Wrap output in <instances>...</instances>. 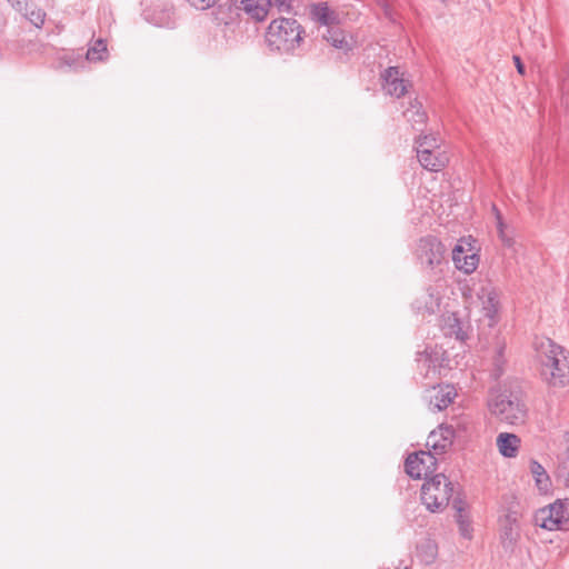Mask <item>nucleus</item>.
<instances>
[{"label":"nucleus","instance_id":"nucleus-31","mask_svg":"<svg viewBox=\"0 0 569 569\" xmlns=\"http://www.w3.org/2000/svg\"><path fill=\"white\" fill-rule=\"evenodd\" d=\"M192 7L199 10L212 8L219 0H187Z\"/></svg>","mask_w":569,"mask_h":569},{"label":"nucleus","instance_id":"nucleus-17","mask_svg":"<svg viewBox=\"0 0 569 569\" xmlns=\"http://www.w3.org/2000/svg\"><path fill=\"white\" fill-rule=\"evenodd\" d=\"M456 396L457 392L452 386H439L435 395L431 396L429 405L432 410L441 411L452 403Z\"/></svg>","mask_w":569,"mask_h":569},{"label":"nucleus","instance_id":"nucleus-19","mask_svg":"<svg viewBox=\"0 0 569 569\" xmlns=\"http://www.w3.org/2000/svg\"><path fill=\"white\" fill-rule=\"evenodd\" d=\"M312 17L316 21L328 28L335 27L339 22L338 13L332 10L327 2L315 4L311 9Z\"/></svg>","mask_w":569,"mask_h":569},{"label":"nucleus","instance_id":"nucleus-9","mask_svg":"<svg viewBox=\"0 0 569 569\" xmlns=\"http://www.w3.org/2000/svg\"><path fill=\"white\" fill-rule=\"evenodd\" d=\"M456 437L453 426L441 425L437 430H433L428 436L427 446L431 448L435 455L445 453L453 445Z\"/></svg>","mask_w":569,"mask_h":569},{"label":"nucleus","instance_id":"nucleus-11","mask_svg":"<svg viewBox=\"0 0 569 569\" xmlns=\"http://www.w3.org/2000/svg\"><path fill=\"white\" fill-rule=\"evenodd\" d=\"M452 261L455 267L466 274L472 273L479 264V256L471 249L466 250L461 242L452 249Z\"/></svg>","mask_w":569,"mask_h":569},{"label":"nucleus","instance_id":"nucleus-25","mask_svg":"<svg viewBox=\"0 0 569 569\" xmlns=\"http://www.w3.org/2000/svg\"><path fill=\"white\" fill-rule=\"evenodd\" d=\"M416 149H429L431 152H442L439 139L435 134L419 136L416 140Z\"/></svg>","mask_w":569,"mask_h":569},{"label":"nucleus","instance_id":"nucleus-1","mask_svg":"<svg viewBox=\"0 0 569 569\" xmlns=\"http://www.w3.org/2000/svg\"><path fill=\"white\" fill-rule=\"evenodd\" d=\"M541 377L552 387L569 385V360L565 349L551 339L542 340L537 347Z\"/></svg>","mask_w":569,"mask_h":569},{"label":"nucleus","instance_id":"nucleus-18","mask_svg":"<svg viewBox=\"0 0 569 569\" xmlns=\"http://www.w3.org/2000/svg\"><path fill=\"white\" fill-rule=\"evenodd\" d=\"M403 117L411 123L413 130H422L427 122V113L418 99L410 101L409 107L403 111Z\"/></svg>","mask_w":569,"mask_h":569},{"label":"nucleus","instance_id":"nucleus-30","mask_svg":"<svg viewBox=\"0 0 569 569\" xmlns=\"http://www.w3.org/2000/svg\"><path fill=\"white\" fill-rule=\"evenodd\" d=\"M440 298L432 292H428L425 301V309L428 313L432 315L439 310Z\"/></svg>","mask_w":569,"mask_h":569},{"label":"nucleus","instance_id":"nucleus-14","mask_svg":"<svg viewBox=\"0 0 569 569\" xmlns=\"http://www.w3.org/2000/svg\"><path fill=\"white\" fill-rule=\"evenodd\" d=\"M452 508L456 510V521L459 526V531L465 538H471V523L467 512V502L462 495H457L452 500Z\"/></svg>","mask_w":569,"mask_h":569},{"label":"nucleus","instance_id":"nucleus-15","mask_svg":"<svg viewBox=\"0 0 569 569\" xmlns=\"http://www.w3.org/2000/svg\"><path fill=\"white\" fill-rule=\"evenodd\" d=\"M418 368L422 373L423 385L426 387L435 388L433 383L439 379L440 368L437 365V360L428 355H420L417 359Z\"/></svg>","mask_w":569,"mask_h":569},{"label":"nucleus","instance_id":"nucleus-21","mask_svg":"<svg viewBox=\"0 0 569 569\" xmlns=\"http://www.w3.org/2000/svg\"><path fill=\"white\" fill-rule=\"evenodd\" d=\"M445 333L455 337L457 340L465 342L468 339V332L463 328V323L456 313H450L445 318Z\"/></svg>","mask_w":569,"mask_h":569},{"label":"nucleus","instance_id":"nucleus-34","mask_svg":"<svg viewBox=\"0 0 569 569\" xmlns=\"http://www.w3.org/2000/svg\"><path fill=\"white\" fill-rule=\"evenodd\" d=\"M513 61H515V64H516V68H517V71L523 76L525 74V66L520 59V57L518 56H513Z\"/></svg>","mask_w":569,"mask_h":569},{"label":"nucleus","instance_id":"nucleus-32","mask_svg":"<svg viewBox=\"0 0 569 569\" xmlns=\"http://www.w3.org/2000/svg\"><path fill=\"white\" fill-rule=\"evenodd\" d=\"M8 2L19 12L27 10L28 0H8Z\"/></svg>","mask_w":569,"mask_h":569},{"label":"nucleus","instance_id":"nucleus-27","mask_svg":"<svg viewBox=\"0 0 569 569\" xmlns=\"http://www.w3.org/2000/svg\"><path fill=\"white\" fill-rule=\"evenodd\" d=\"M107 54V43L102 39H98L92 47L87 51V59L89 61H101Z\"/></svg>","mask_w":569,"mask_h":569},{"label":"nucleus","instance_id":"nucleus-23","mask_svg":"<svg viewBox=\"0 0 569 569\" xmlns=\"http://www.w3.org/2000/svg\"><path fill=\"white\" fill-rule=\"evenodd\" d=\"M323 38L327 40V42L337 49L345 51L351 50V47L346 39L345 32L340 28H328L327 32L323 34Z\"/></svg>","mask_w":569,"mask_h":569},{"label":"nucleus","instance_id":"nucleus-29","mask_svg":"<svg viewBox=\"0 0 569 569\" xmlns=\"http://www.w3.org/2000/svg\"><path fill=\"white\" fill-rule=\"evenodd\" d=\"M295 0H267V4L276 8L279 12L290 13L293 9Z\"/></svg>","mask_w":569,"mask_h":569},{"label":"nucleus","instance_id":"nucleus-7","mask_svg":"<svg viewBox=\"0 0 569 569\" xmlns=\"http://www.w3.org/2000/svg\"><path fill=\"white\" fill-rule=\"evenodd\" d=\"M446 248L436 237H425L419 240L417 256L422 264L433 269L445 259Z\"/></svg>","mask_w":569,"mask_h":569},{"label":"nucleus","instance_id":"nucleus-20","mask_svg":"<svg viewBox=\"0 0 569 569\" xmlns=\"http://www.w3.org/2000/svg\"><path fill=\"white\" fill-rule=\"evenodd\" d=\"M520 439L513 433L502 432L497 437L499 452L507 458L516 457L519 450Z\"/></svg>","mask_w":569,"mask_h":569},{"label":"nucleus","instance_id":"nucleus-13","mask_svg":"<svg viewBox=\"0 0 569 569\" xmlns=\"http://www.w3.org/2000/svg\"><path fill=\"white\" fill-rule=\"evenodd\" d=\"M477 296L482 301L486 316L493 319L500 306L498 290L491 283H487L480 288Z\"/></svg>","mask_w":569,"mask_h":569},{"label":"nucleus","instance_id":"nucleus-26","mask_svg":"<svg viewBox=\"0 0 569 569\" xmlns=\"http://www.w3.org/2000/svg\"><path fill=\"white\" fill-rule=\"evenodd\" d=\"M22 13L34 27L42 28L47 16L42 9L27 6V10H23Z\"/></svg>","mask_w":569,"mask_h":569},{"label":"nucleus","instance_id":"nucleus-6","mask_svg":"<svg viewBox=\"0 0 569 569\" xmlns=\"http://www.w3.org/2000/svg\"><path fill=\"white\" fill-rule=\"evenodd\" d=\"M405 470L413 479L432 477L437 470V458L431 451L410 453L405 461Z\"/></svg>","mask_w":569,"mask_h":569},{"label":"nucleus","instance_id":"nucleus-8","mask_svg":"<svg viewBox=\"0 0 569 569\" xmlns=\"http://www.w3.org/2000/svg\"><path fill=\"white\" fill-rule=\"evenodd\" d=\"M521 513L513 508H509L507 512L500 517V538L505 547L513 546L519 538V519Z\"/></svg>","mask_w":569,"mask_h":569},{"label":"nucleus","instance_id":"nucleus-10","mask_svg":"<svg viewBox=\"0 0 569 569\" xmlns=\"http://www.w3.org/2000/svg\"><path fill=\"white\" fill-rule=\"evenodd\" d=\"M382 86L388 94L400 98L407 93V83L398 67H389L381 73Z\"/></svg>","mask_w":569,"mask_h":569},{"label":"nucleus","instance_id":"nucleus-24","mask_svg":"<svg viewBox=\"0 0 569 569\" xmlns=\"http://www.w3.org/2000/svg\"><path fill=\"white\" fill-rule=\"evenodd\" d=\"M530 470L536 478V483L539 490H548L550 486V478L545 468L539 462L532 460L530 462Z\"/></svg>","mask_w":569,"mask_h":569},{"label":"nucleus","instance_id":"nucleus-4","mask_svg":"<svg viewBox=\"0 0 569 569\" xmlns=\"http://www.w3.org/2000/svg\"><path fill=\"white\" fill-rule=\"evenodd\" d=\"M488 408L501 422L509 425L523 423L527 408L516 396L508 391L492 389L488 397Z\"/></svg>","mask_w":569,"mask_h":569},{"label":"nucleus","instance_id":"nucleus-2","mask_svg":"<svg viewBox=\"0 0 569 569\" xmlns=\"http://www.w3.org/2000/svg\"><path fill=\"white\" fill-rule=\"evenodd\" d=\"M305 29L293 18L273 19L267 28L264 38L270 51L292 53L303 41Z\"/></svg>","mask_w":569,"mask_h":569},{"label":"nucleus","instance_id":"nucleus-16","mask_svg":"<svg viewBox=\"0 0 569 569\" xmlns=\"http://www.w3.org/2000/svg\"><path fill=\"white\" fill-rule=\"evenodd\" d=\"M232 4L244 11L248 16L257 21H262L268 14V10L263 0H230Z\"/></svg>","mask_w":569,"mask_h":569},{"label":"nucleus","instance_id":"nucleus-28","mask_svg":"<svg viewBox=\"0 0 569 569\" xmlns=\"http://www.w3.org/2000/svg\"><path fill=\"white\" fill-rule=\"evenodd\" d=\"M492 210L496 213L498 234H499L500 239L502 240V242L506 246L510 247L512 244V239L507 237L506 233H505L506 224H505V222L502 220V216H501L500 211L498 210V208L495 204L492 206Z\"/></svg>","mask_w":569,"mask_h":569},{"label":"nucleus","instance_id":"nucleus-33","mask_svg":"<svg viewBox=\"0 0 569 569\" xmlns=\"http://www.w3.org/2000/svg\"><path fill=\"white\" fill-rule=\"evenodd\" d=\"M376 2L385 11L387 17L391 16L390 0H376Z\"/></svg>","mask_w":569,"mask_h":569},{"label":"nucleus","instance_id":"nucleus-5","mask_svg":"<svg viewBox=\"0 0 569 569\" xmlns=\"http://www.w3.org/2000/svg\"><path fill=\"white\" fill-rule=\"evenodd\" d=\"M569 520V499L557 500L535 513V523L547 530H558Z\"/></svg>","mask_w":569,"mask_h":569},{"label":"nucleus","instance_id":"nucleus-3","mask_svg":"<svg viewBox=\"0 0 569 569\" xmlns=\"http://www.w3.org/2000/svg\"><path fill=\"white\" fill-rule=\"evenodd\" d=\"M457 495H461L460 486L442 472L427 478L421 487V501L430 512L443 511Z\"/></svg>","mask_w":569,"mask_h":569},{"label":"nucleus","instance_id":"nucleus-35","mask_svg":"<svg viewBox=\"0 0 569 569\" xmlns=\"http://www.w3.org/2000/svg\"><path fill=\"white\" fill-rule=\"evenodd\" d=\"M566 486L569 489V478L566 479Z\"/></svg>","mask_w":569,"mask_h":569},{"label":"nucleus","instance_id":"nucleus-22","mask_svg":"<svg viewBox=\"0 0 569 569\" xmlns=\"http://www.w3.org/2000/svg\"><path fill=\"white\" fill-rule=\"evenodd\" d=\"M438 555V546L437 543L431 539H423L420 541L417 546V556L419 557L420 561L430 565L432 563Z\"/></svg>","mask_w":569,"mask_h":569},{"label":"nucleus","instance_id":"nucleus-12","mask_svg":"<svg viewBox=\"0 0 569 569\" xmlns=\"http://www.w3.org/2000/svg\"><path fill=\"white\" fill-rule=\"evenodd\" d=\"M417 157L422 168L431 172L441 171L449 162L446 152H431L429 149H418Z\"/></svg>","mask_w":569,"mask_h":569}]
</instances>
